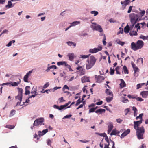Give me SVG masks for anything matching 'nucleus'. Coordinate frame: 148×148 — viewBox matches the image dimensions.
Returning a JSON list of instances; mask_svg holds the SVG:
<instances>
[{
	"label": "nucleus",
	"instance_id": "nucleus-63",
	"mask_svg": "<svg viewBox=\"0 0 148 148\" xmlns=\"http://www.w3.org/2000/svg\"><path fill=\"white\" fill-rule=\"evenodd\" d=\"M143 59L142 58H140L138 59L137 60V63H141V64L143 63Z\"/></svg>",
	"mask_w": 148,
	"mask_h": 148
},
{
	"label": "nucleus",
	"instance_id": "nucleus-16",
	"mask_svg": "<svg viewBox=\"0 0 148 148\" xmlns=\"http://www.w3.org/2000/svg\"><path fill=\"white\" fill-rule=\"evenodd\" d=\"M48 130L47 129H46L43 130L42 131H38V136H39L40 138V136H42L45 134L46 133L48 132Z\"/></svg>",
	"mask_w": 148,
	"mask_h": 148
},
{
	"label": "nucleus",
	"instance_id": "nucleus-22",
	"mask_svg": "<svg viewBox=\"0 0 148 148\" xmlns=\"http://www.w3.org/2000/svg\"><path fill=\"white\" fill-rule=\"evenodd\" d=\"M30 89V86H27L25 88V94L26 95H29L30 93L29 90Z\"/></svg>",
	"mask_w": 148,
	"mask_h": 148
},
{
	"label": "nucleus",
	"instance_id": "nucleus-53",
	"mask_svg": "<svg viewBox=\"0 0 148 148\" xmlns=\"http://www.w3.org/2000/svg\"><path fill=\"white\" fill-rule=\"evenodd\" d=\"M106 37L105 35H103V43L104 45H105L106 44Z\"/></svg>",
	"mask_w": 148,
	"mask_h": 148
},
{
	"label": "nucleus",
	"instance_id": "nucleus-2",
	"mask_svg": "<svg viewBox=\"0 0 148 148\" xmlns=\"http://www.w3.org/2000/svg\"><path fill=\"white\" fill-rule=\"evenodd\" d=\"M129 16L132 24L130 27L132 29L140 17V16L139 14L132 13L130 14Z\"/></svg>",
	"mask_w": 148,
	"mask_h": 148
},
{
	"label": "nucleus",
	"instance_id": "nucleus-39",
	"mask_svg": "<svg viewBox=\"0 0 148 148\" xmlns=\"http://www.w3.org/2000/svg\"><path fill=\"white\" fill-rule=\"evenodd\" d=\"M113 96L112 97H108L106 98V101H107V102L109 103L113 99Z\"/></svg>",
	"mask_w": 148,
	"mask_h": 148
},
{
	"label": "nucleus",
	"instance_id": "nucleus-25",
	"mask_svg": "<svg viewBox=\"0 0 148 148\" xmlns=\"http://www.w3.org/2000/svg\"><path fill=\"white\" fill-rule=\"evenodd\" d=\"M130 28L132 29L131 28V27H130L127 25L124 28V32L126 34L128 33L130 30Z\"/></svg>",
	"mask_w": 148,
	"mask_h": 148
},
{
	"label": "nucleus",
	"instance_id": "nucleus-12",
	"mask_svg": "<svg viewBox=\"0 0 148 148\" xmlns=\"http://www.w3.org/2000/svg\"><path fill=\"white\" fill-rule=\"evenodd\" d=\"M130 3V0H125L124 1H121V3L122 5H123L122 7H124L123 9L125 8L126 6Z\"/></svg>",
	"mask_w": 148,
	"mask_h": 148
},
{
	"label": "nucleus",
	"instance_id": "nucleus-26",
	"mask_svg": "<svg viewBox=\"0 0 148 148\" xmlns=\"http://www.w3.org/2000/svg\"><path fill=\"white\" fill-rule=\"evenodd\" d=\"M105 92L108 95L113 96V94L111 90L108 89H106V90Z\"/></svg>",
	"mask_w": 148,
	"mask_h": 148
},
{
	"label": "nucleus",
	"instance_id": "nucleus-23",
	"mask_svg": "<svg viewBox=\"0 0 148 148\" xmlns=\"http://www.w3.org/2000/svg\"><path fill=\"white\" fill-rule=\"evenodd\" d=\"M53 107L54 108L58 109L59 110H61L62 109H64L63 105H61L59 107L58 106L56 105H54Z\"/></svg>",
	"mask_w": 148,
	"mask_h": 148
},
{
	"label": "nucleus",
	"instance_id": "nucleus-37",
	"mask_svg": "<svg viewBox=\"0 0 148 148\" xmlns=\"http://www.w3.org/2000/svg\"><path fill=\"white\" fill-rule=\"evenodd\" d=\"M139 37L140 39H142L144 40H148V36H145L142 35H141Z\"/></svg>",
	"mask_w": 148,
	"mask_h": 148
},
{
	"label": "nucleus",
	"instance_id": "nucleus-14",
	"mask_svg": "<svg viewBox=\"0 0 148 148\" xmlns=\"http://www.w3.org/2000/svg\"><path fill=\"white\" fill-rule=\"evenodd\" d=\"M67 56L69 58V60L71 61H73L74 58V55L73 53H69Z\"/></svg>",
	"mask_w": 148,
	"mask_h": 148
},
{
	"label": "nucleus",
	"instance_id": "nucleus-6",
	"mask_svg": "<svg viewBox=\"0 0 148 148\" xmlns=\"http://www.w3.org/2000/svg\"><path fill=\"white\" fill-rule=\"evenodd\" d=\"M102 49V47L101 45H99L97 48L90 49L89 50V52L92 53H94L101 51Z\"/></svg>",
	"mask_w": 148,
	"mask_h": 148
},
{
	"label": "nucleus",
	"instance_id": "nucleus-5",
	"mask_svg": "<svg viewBox=\"0 0 148 148\" xmlns=\"http://www.w3.org/2000/svg\"><path fill=\"white\" fill-rule=\"evenodd\" d=\"M135 130H136V134L139 140L143 139L144 138L143 135L145 132L143 126H142L140 128Z\"/></svg>",
	"mask_w": 148,
	"mask_h": 148
},
{
	"label": "nucleus",
	"instance_id": "nucleus-43",
	"mask_svg": "<svg viewBox=\"0 0 148 148\" xmlns=\"http://www.w3.org/2000/svg\"><path fill=\"white\" fill-rule=\"evenodd\" d=\"M23 96L18 95L15 97L16 99L18 100L19 101L21 102Z\"/></svg>",
	"mask_w": 148,
	"mask_h": 148
},
{
	"label": "nucleus",
	"instance_id": "nucleus-11",
	"mask_svg": "<svg viewBox=\"0 0 148 148\" xmlns=\"http://www.w3.org/2000/svg\"><path fill=\"white\" fill-rule=\"evenodd\" d=\"M106 141L108 143V144L107 145H109L110 144H110H112V148H115V143L114 142L112 141L111 139V137H110L109 138V139H108V140H106Z\"/></svg>",
	"mask_w": 148,
	"mask_h": 148
},
{
	"label": "nucleus",
	"instance_id": "nucleus-13",
	"mask_svg": "<svg viewBox=\"0 0 148 148\" xmlns=\"http://www.w3.org/2000/svg\"><path fill=\"white\" fill-rule=\"evenodd\" d=\"M130 132V130L129 129H127V130L125 131L123 133H122L121 136V138L122 139L124 137L127 136L128 134Z\"/></svg>",
	"mask_w": 148,
	"mask_h": 148
},
{
	"label": "nucleus",
	"instance_id": "nucleus-52",
	"mask_svg": "<svg viewBox=\"0 0 148 148\" xmlns=\"http://www.w3.org/2000/svg\"><path fill=\"white\" fill-rule=\"evenodd\" d=\"M15 112H16L15 110H12L10 112V116H12L14 115V114H15Z\"/></svg>",
	"mask_w": 148,
	"mask_h": 148
},
{
	"label": "nucleus",
	"instance_id": "nucleus-24",
	"mask_svg": "<svg viewBox=\"0 0 148 148\" xmlns=\"http://www.w3.org/2000/svg\"><path fill=\"white\" fill-rule=\"evenodd\" d=\"M82 82V83H84L89 82V79L87 77H84L81 79Z\"/></svg>",
	"mask_w": 148,
	"mask_h": 148
},
{
	"label": "nucleus",
	"instance_id": "nucleus-48",
	"mask_svg": "<svg viewBox=\"0 0 148 148\" xmlns=\"http://www.w3.org/2000/svg\"><path fill=\"white\" fill-rule=\"evenodd\" d=\"M140 23H138L137 24L135 25L134 28H137V30L138 31V30H140V27L139 25Z\"/></svg>",
	"mask_w": 148,
	"mask_h": 148
},
{
	"label": "nucleus",
	"instance_id": "nucleus-20",
	"mask_svg": "<svg viewBox=\"0 0 148 148\" xmlns=\"http://www.w3.org/2000/svg\"><path fill=\"white\" fill-rule=\"evenodd\" d=\"M66 43L69 46L73 47V48H74L76 46V44L75 43L70 41L67 42Z\"/></svg>",
	"mask_w": 148,
	"mask_h": 148
},
{
	"label": "nucleus",
	"instance_id": "nucleus-42",
	"mask_svg": "<svg viewBox=\"0 0 148 148\" xmlns=\"http://www.w3.org/2000/svg\"><path fill=\"white\" fill-rule=\"evenodd\" d=\"M116 134H117V131L115 129H114L110 133V135L112 136L113 135H116Z\"/></svg>",
	"mask_w": 148,
	"mask_h": 148
},
{
	"label": "nucleus",
	"instance_id": "nucleus-21",
	"mask_svg": "<svg viewBox=\"0 0 148 148\" xmlns=\"http://www.w3.org/2000/svg\"><path fill=\"white\" fill-rule=\"evenodd\" d=\"M14 4H12L11 1H9L8 2V5L5 6V7L6 8H10L14 7Z\"/></svg>",
	"mask_w": 148,
	"mask_h": 148
},
{
	"label": "nucleus",
	"instance_id": "nucleus-38",
	"mask_svg": "<svg viewBox=\"0 0 148 148\" xmlns=\"http://www.w3.org/2000/svg\"><path fill=\"white\" fill-rule=\"evenodd\" d=\"M15 42V41L14 40H11L6 45V46L8 47H9L11 46L12 43H14Z\"/></svg>",
	"mask_w": 148,
	"mask_h": 148
},
{
	"label": "nucleus",
	"instance_id": "nucleus-28",
	"mask_svg": "<svg viewBox=\"0 0 148 148\" xmlns=\"http://www.w3.org/2000/svg\"><path fill=\"white\" fill-rule=\"evenodd\" d=\"M121 82L120 85L121 88H123L126 86V84L124 81L122 79H121Z\"/></svg>",
	"mask_w": 148,
	"mask_h": 148
},
{
	"label": "nucleus",
	"instance_id": "nucleus-33",
	"mask_svg": "<svg viewBox=\"0 0 148 148\" xmlns=\"http://www.w3.org/2000/svg\"><path fill=\"white\" fill-rule=\"evenodd\" d=\"M46 142L47 145L53 148L52 146H51L52 142L49 139H48L46 140Z\"/></svg>",
	"mask_w": 148,
	"mask_h": 148
},
{
	"label": "nucleus",
	"instance_id": "nucleus-55",
	"mask_svg": "<svg viewBox=\"0 0 148 148\" xmlns=\"http://www.w3.org/2000/svg\"><path fill=\"white\" fill-rule=\"evenodd\" d=\"M117 43L119 45H120L121 46H123L125 44V42H123L121 41L120 40H119L117 41Z\"/></svg>",
	"mask_w": 148,
	"mask_h": 148
},
{
	"label": "nucleus",
	"instance_id": "nucleus-18",
	"mask_svg": "<svg viewBox=\"0 0 148 148\" xmlns=\"http://www.w3.org/2000/svg\"><path fill=\"white\" fill-rule=\"evenodd\" d=\"M131 48L134 51L138 50L136 43L135 44L134 42H132L131 44Z\"/></svg>",
	"mask_w": 148,
	"mask_h": 148
},
{
	"label": "nucleus",
	"instance_id": "nucleus-1",
	"mask_svg": "<svg viewBox=\"0 0 148 148\" xmlns=\"http://www.w3.org/2000/svg\"><path fill=\"white\" fill-rule=\"evenodd\" d=\"M96 59L95 57L92 55L88 58L86 63V69L89 70L95 64Z\"/></svg>",
	"mask_w": 148,
	"mask_h": 148
},
{
	"label": "nucleus",
	"instance_id": "nucleus-31",
	"mask_svg": "<svg viewBox=\"0 0 148 148\" xmlns=\"http://www.w3.org/2000/svg\"><path fill=\"white\" fill-rule=\"evenodd\" d=\"M53 89H50L46 90H45L44 91H43L44 90V89H42V90L40 91L42 93H45L46 92L47 94H48L49 92H51Z\"/></svg>",
	"mask_w": 148,
	"mask_h": 148
},
{
	"label": "nucleus",
	"instance_id": "nucleus-56",
	"mask_svg": "<svg viewBox=\"0 0 148 148\" xmlns=\"http://www.w3.org/2000/svg\"><path fill=\"white\" fill-rule=\"evenodd\" d=\"M49 85V82L46 83L43 87V89H45L47 88Z\"/></svg>",
	"mask_w": 148,
	"mask_h": 148
},
{
	"label": "nucleus",
	"instance_id": "nucleus-19",
	"mask_svg": "<svg viewBox=\"0 0 148 148\" xmlns=\"http://www.w3.org/2000/svg\"><path fill=\"white\" fill-rule=\"evenodd\" d=\"M140 95L142 96L143 98H146L148 95V91H143L141 92Z\"/></svg>",
	"mask_w": 148,
	"mask_h": 148
},
{
	"label": "nucleus",
	"instance_id": "nucleus-4",
	"mask_svg": "<svg viewBox=\"0 0 148 148\" xmlns=\"http://www.w3.org/2000/svg\"><path fill=\"white\" fill-rule=\"evenodd\" d=\"M44 119L43 117H40L37 119L34 122L33 126H31L30 128L32 130H33L35 126L39 127L42 125H44Z\"/></svg>",
	"mask_w": 148,
	"mask_h": 148
},
{
	"label": "nucleus",
	"instance_id": "nucleus-40",
	"mask_svg": "<svg viewBox=\"0 0 148 148\" xmlns=\"http://www.w3.org/2000/svg\"><path fill=\"white\" fill-rule=\"evenodd\" d=\"M92 14H94V16H95L98 14V12L96 11H92L90 12Z\"/></svg>",
	"mask_w": 148,
	"mask_h": 148
},
{
	"label": "nucleus",
	"instance_id": "nucleus-62",
	"mask_svg": "<svg viewBox=\"0 0 148 148\" xmlns=\"http://www.w3.org/2000/svg\"><path fill=\"white\" fill-rule=\"evenodd\" d=\"M145 13V10H143L139 14H138L140 16V17L143 16L144 14Z\"/></svg>",
	"mask_w": 148,
	"mask_h": 148
},
{
	"label": "nucleus",
	"instance_id": "nucleus-57",
	"mask_svg": "<svg viewBox=\"0 0 148 148\" xmlns=\"http://www.w3.org/2000/svg\"><path fill=\"white\" fill-rule=\"evenodd\" d=\"M88 34L86 33H83L82 32L79 34V36H81L85 37L86 36H88Z\"/></svg>",
	"mask_w": 148,
	"mask_h": 148
},
{
	"label": "nucleus",
	"instance_id": "nucleus-61",
	"mask_svg": "<svg viewBox=\"0 0 148 148\" xmlns=\"http://www.w3.org/2000/svg\"><path fill=\"white\" fill-rule=\"evenodd\" d=\"M29 98L27 99L26 100V101H25V102H23V104H21V106H23L25 104V103H29L30 101V100L29 99Z\"/></svg>",
	"mask_w": 148,
	"mask_h": 148
},
{
	"label": "nucleus",
	"instance_id": "nucleus-10",
	"mask_svg": "<svg viewBox=\"0 0 148 148\" xmlns=\"http://www.w3.org/2000/svg\"><path fill=\"white\" fill-rule=\"evenodd\" d=\"M95 78L97 79V81L99 83L101 82L102 81L104 80L105 79L104 77L103 76L100 75L97 76V75H95Z\"/></svg>",
	"mask_w": 148,
	"mask_h": 148
},
{
	"label": "nucleus",
	"instance_id": "nucleus-47",
	"mask_svg": "<svg viewBox=\"0 0 148 148\" xmlns=\"http://www.w3.org/2000/svg\"><path fill=\"white\" fill-rule=\"evenodd\" d=\"M5 127L10 129L12 130L14 129L15 127V126L14 125H7Z\"/></svg>",
	"mask_w": 148,
	"mask_h": 148
},
{
	"label": "nucleus",
	"instance_id": "nucleus-50",
	"mask_svg": "<svg viewBox=\"0 0 148 148\" xmlns=\"http://www.w3.org/2000/svg\"><path fill=\"white\" fill-rule=\"evenodd\" d=\"M28 78L29 77L28 76L25 75L23 78L24 81L26 82H29L28 81Z\"/></svg>",
	"mask_w": 148,
	"mask_h": 148
},
{
	"label": "nucleus",
	"instance_id": "nucleus-9",
	"mask_svg": "<svg viewBox=\"0 0 148 148\" xmlns=\"http://www.w3.org/2000/svg\"><path fill=\"white\" fill-rule=\"evenodd\" d=\"M17 82H10V84L12 86H16L21 83V79L19 78H18V80H17Z\"/></svg>",
	"mask_w": 148,
	"mask_h": 148
},
{
	"label": "nucleus",
	"instance_id": "nucleus-32",
	"mask_svg": "<svg viewBox=\"0 0 148 148\" xmlns=\"http://www.w3.org/2000/svg\"><path fill=\"white\" fill-rule=\"evenodd\" d=\"M80 71H77L78 73L80 75H84L85 73V70L84 69H82V70Z\"/></svg>",
	"mask_w": 148,
	"mask_h": 148
},
{
	"label": "nucleus",
	"instance_id": "nucleus-27",
	"mask_svg": "<svg viewBox=\"0 0 148 148\" xmlns=\"http://www.w3.org/2000/svg\"><path fill=\"white\" fill-rule=\"evenodd\" d=\"M105 110L104 109H103L100 108L97 110L95 111V112L97 113H99L100 114H102L103 112H105Z\"/></svg>",
	"mask_w": 148,
	"mask_h": 148
},
{
	"label": "nucleus",
	"instance_id": "nucleus-8",
	"mask_svg": "<svg viewBox=\"0 0 148 148\" xmlns=\"http://www.w3.org/2000/svg\"><path fill=\"white\" fill-rule=\"evenodd\" d=\"M136 43L138 49H141L144 46V42L142 40H138L137 42Z\"/></svg>",
	"mask_w": 148,
	"mask_h": 148
},
{
	"label": "nucleus",
	"instance_id": "nucleus-35",
	"mask_svg": "<svg viewBox=\"0 0 148 148\" xmlns=\"http://www.w3.org/2000/svg\"><path fill=\"white\" fill-rule=\"evenodd\" d=\"M71 103V102L70 101H69L67 103H66L64 105H62L63 106V108H64V109H65L68 108H70L71 106V105H70L69 106H68V107H66L69 104H70Z\"/></svg>",
	"mask_w": 148,
	"mask_h": 148
},
{
	"label": "nucleus",
	"instance_id": "nucleus-17",
	"mask_svg": "<svg viewBox=\"0 0 148 148\" xmlns=\"http://www.w3.org/2000/svg\"><path fill=\"white\" fill-rule=\"evenodd\" d=\"M57 65L58 66H68V64L67 63V62L64 61L58 62L57 63Z\"/></svg>",
	"mask_w": 148,
	"mask_h": 148
},
{
	"label": "nucleus",
	"instance_id": "nucleus-60",
	"mask_svg": "<svg viewBox=\"0 0 148 148\" xmlns=\"http://www.w3.org/2000/svg\"><path fill=\"white\" fill-rule=\"evenodd\" d=\"M130 109L129 108H127L125 109L124 110L125 112V114L126 115L130 111Z\"/></svg>",
	"mask_w": 148,
	"mask_h": 148
},
{
	"label": "nucleus",
	"instance_id": "nucleus-34",
	"mask_svg": "<svg viewBox=\"0 0 148 148\" xmlns=\"http://www.w3.org/2000/svg\"><path fill=\"white\" fill-rule=\"evenodd\" d=\"M121 101L122 102L125 103L129 101L128 99H125L124 97H121Z\"/></svg>",
	"mask_w": 148,
	"mask_h": 148
},
{
	"label": "nucleus",
	"instance_id": "nucleus-54",
	"mask_svg": "<svg viewBox=\"0 0 148 148\" xmlns=\"http://www.w3.org/2000/svg\"><path fill=\"white\" fill-rule=\"evenodd\" d=\"M110 73L111 75H113L114 73V69H112V67H111L110 69Z\"/></svg>",
	"mask_w": 148,
	"mask_h": 148
},
{
	"label": "nucleus",
	"instance_id": "nucleus-59",
	"mask_svg": "<svg viewBox=\"0 0 148 148\" xmlns=\"http://www.w3.org/2000/svg\"><path fill=\"white\" fill-rule=\"evenodd\" d=\"M33 69H32V70L29 71L25 75L29 77V76L30 75L31 73L33 72Z\"/></svg>",
	"mask_w": 148,
	"mask_h": 148
},
{
	"label": "nucleus",
	"instance_id": "nucleus-51",
	"mask_svg": "<svg viewBox=\"0 0 148 148\" xmlns=\"http://www.w3.org/2000/svg\"><path fill=\"white\" fill-rule=\"evenodd\" d=\"M143 113H141L138 116H137L136 117V119L137 120L139 118L140 119V120H142V116H143Z\"/></svg>",
	"mask_w": 148,
	"mask_h": 148
},
{
	"label": "nucleus",
	"instance_id": "nucleus-58",
	"mask_svg": "<svg viewBox=\"0 0 148 148\" xmlns=\"http://www.w3.org/2000/svg\"><path fill=\"white\" fill-rule=\"evenodd\" d=\"M72 116V115L71 114L70 115H67L65 116L62 119H69Z\"/></svg>",
	"mask_w": 148,
	"mask_h": 148
},
{
	"label": "nucleus",
	"instance_id": "nucleus-45",
	"mask_svg": "<svg viewBox=\"0 0 148 148\" xmlns=\"http://www.w3.org/2000/svg\"><path fill=\"white\" fill-rule=\"evenodd\" d=\"M89 55H81L80 56V58L85 59L88 57Z\"/></svg>",
	"mask_w": 148,
	"mask_h": 148
},
{
	"label": "nucleus",
	"instance_id": "nucleus-15",
	"mask_svg": "<svg viewBox=\"0 0 148 148\" xmlns=\"http://www.w3.org/2000/svg\"><path fill=\"white\" fill-rule=\"evenodd\" d=\"M113 123L111 122H110L108 124V133L109 134L111 132L113 128Z\"/></svg>",
	"mask_w": 148,
	"mask_h": 148
},
{
	"label": "nucleus",
	"instance_id": "nucleus-7",
	"mask_svg": "<svg viewBox=\"0 0 148 148\" xmlns=\"http://www.w3.org/2000/svg\"><path fill=\"white\" fill-rule=\"evenodd\" d=\"M142 120H140L134 122V129H136L140 128L138 127L139 125L142 123Z\"/></svg>",
	"mask_w": 148,
	"mask_h": 148
},
{
	"label": "nucleus",
	"instance_id": "nucleus-46",
	"mask_svg": "<svg viewBox=\"0 0 148 148\" xmlns=\"http://www.w3.org/2000/svg\"><path fill=\"white\" fill-rule=\"evenodd\" d=\"M66 22L65 21H63L61 22L60 24V26L61 27H64L65 26V25Z\"/></svg>",
	"mask_w": 148,
	"mask_h": 148
},
{
	"label": "nucleus",
	"instance_id": "nucleus-49",
	"mask_svg": "<svg viewBox=\"0 0 148 148\" xmlns=\"http://www.w3.org/2000/svg\"><path fill=\"white\" fill-rule=\"evenodd\" d=\"M144 83H143L141 84H138L137 85V89H138L140 88H141L142 86L145 84Z\"/></svg>",
	"mask_w": 148,
	"mask_h": 148
},
{
	"label": "nucleus",
	"instance_id": "nucleus-64",
	"mask_svg": "<svg viewBox=\"0 0 148 148\" xmlns=\"http://www.w3.org/2000/svg\"><path fill=\"white\" fill-rule=\"evenodd\" d=\"M95 110L94 108H92L90 109L89 111V113L91 112H95Z\"/></svg>",
	"mask_w": 148,
	"mask_h": 148
},
{
	"label": "nucleus",
	"instance_id": "nucleus-29",
	"mask_svg": "<svg viewBox=\"0 0 148 148\" xmlns=\"http://www.w3.org/2000/svg\"><path fill=\"white\" fill-rule=\"evenodd\" d=\"M80 23V21H75L73 22L70 23V24H71L72 27L73 26H75L78 25Z\"/></svg>",
	"mask_w": 148,
	"mask_h": 148
},
{
	"label": "nucleus",
	"instance_id": "nucleus-36",
	"mask_svg": "<svg viewBox=\"0 0 148 148\" xmlns=\"http://www.w3.org/2000/svg\"><path fill=\"white\" fill-rule=\"evenodd\" d=\"M137 30L134 31L133 30L130 33V36H136L137 35Z\"/></svg>",
	"mask_w": 148,
	"mask_h": 148
},
{
	"label": "nucleus",
	"instance_id": "nucleus-41",
	"mask_svg": "<svg viewBox=\"0 0 148 148\" xmlns=\"http://www.w3.org/2000/svg\"><path fill=\"white\" fill-rule=\"evenodd\" d=\"M123 68L124 71V72L125 74H128V71L127 68L126 66H124L123 67Z\"/></svg>",
	"mask_w": 148,
	"mask_h": 148
},
{
	"label": "nucleus",
	"instance_id": "nucleus-3",
	"mask_svg": "<svg viewBox=\"0 0 148 148\" xmlns=\"http://www.w3.org/2000/svg\"><path fill=\"white\" fill-rule=\"evenodd\" d=\"M92 24L90 25V27L93 30L98 31L100 32L99 36H103V30L101 26L95 22H91Z\"/></svg>",
	"mask_w": 148,
	"mask_h": 148
},
{
	"label": "nucleus",
	"instance_id": "nucleus-30",
	"mask_svg": "<svg viewBox=\"0 0 148 148\" xmlns=\"http://www.w3.org/2000/svg\"><path fill=\"white\" fill-rule=\"evenodd\" d=\"M17 89L18 90V95L23 96V90L22 89L19 88H18Z\"/></svg>",
	"mask_w": 148,
	"mask_h": 148
},
{
	"label": "nucleus",
	"instance_id": "nucleus-44",
	"mask_svg": "<svg viewBox=\"0 0 148 148\" xmlns=\"http://www.w3.org/2000/svg\"><path fill=\"white\" fill-rule=\"evenodd\" d=\"M37 91L36 88H34V87H33L31 93L32 94H37Z\"/></svg>",
	"mask_w": 148,
	"mask_h": 148
}]
</instances>
